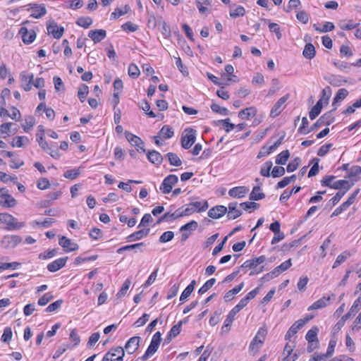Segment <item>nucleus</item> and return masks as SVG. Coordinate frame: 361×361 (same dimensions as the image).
<instances>
[{"mask_svg":"<svg viewBox=\"0 0 361 361\" xmlns=\"http://www.w3.org/2000/svg\"><path fill=\"white\" fill-rule=\"evenodd\" d=\"M178 177L175 175L168 176L164 180L163 183L160 188V190L164 194L169 193L171 191L173 186L178 182Z\"/></svg>","mask_w":361,"mask_h":361,"instance_id":"obj_13","label":"nucleus"},{"mask_svg":"<svg viewBox=\"0 0 361 361\" xmlns=\"http://www.w3.org/2000/svg\"><path fill=\"white\" fill-rule=\"evenodd\" d=\"M302 54L305 58L312 59L315 56L316 51L314 47L309 43L307 44L303 50Z\"/></svg>","mask_w":361,"mask_h":361,"instance_id":"obj_37","label":"nucleus"},{"mask_svg":"<svg viewBox=\"0 0 361 361\" xmlns=\"http://www.w3.org/2000/svg\"><path fill=\"white\" fill-rule=\"evenodd\" d=\"M195 283H196V281L195 280H193L191 282V283L185 288V289L183 290V292L182 293V294L180 297V301L185 300L190 295V294L192 293V292L193 291V290L195 288Z\"/></svg>","mask_w":361,"mask_h":361,"instance_id":"obj_41","label":"nucleus"},{"mask_svg":"<svg viewBox=\"0 0 361 361\" xmlns=\"http://www.w3.org/2000/svg\"><path fill=\"white\" fill-rule=\"evenodd\" d=\"M140 70L138 68V67L134 64V63H132L129 66V68H128V75L130 77H132L133 78H137L139 75H140Z\"/></svg>","mask_w":361,"mask_h":361,"instance_id":"obj_64","label":"nucleus"},{"mask_svg":"<svg viewBox=\"0 0 361 361\" xmlns=\"http://www.w3.org/2000/svg\"><path fill=\"white\" fill-rule=\"evenodd\" d=\"M227 212L228 217L231 219H235L241 215V212L236 209V204H230Z\"/></svg>","mask_w":361,"mask_h":361,"instance_id":"obj_39","label":"nucleus"},{"mask_svg":"<svg viewBox=\"0 0 361 361\" xmlns=\"http://www.w3.org/2000/svg\"><path fill=\"white\" fill-rule=\"evenodd\" d=\"M130 11V7L128 6H125L123 8H117L115 11L111 14V18L113 19L118 18L119 17L123 16L124 14L128 13Z\"/></svg>","mask_w":361,"mask_h":361,"instance_id":"obj_43","label":"nucleus"},{"mask_svg":"<svg viewBox=\"0 0 361 361\" xmlns=\"http://www.w3.org/2000/svg\"><path fill=\"white\" fill-rule=\"evenodd\" d=\"M314 317V315H307L303 319H298L293 324L294 326L300 330L302 329L309 321H310Z\"/></svg>","mask_w":361,"mask_h":361,"instance_id":"obj_56","label":"nucleus"},{"mask_svg":"<svg viewBox=\"0 0 361 361\" xmlns=\"http://www.w3.org/2000/svg\"><path fill=\"white\" fill-rule=\"evenodd\" d=\"M20 80L22 82V87L25 91H29L31 89V83L33 80V75L29 74L26 72H23L20 74Z\"/></svg>","mask_w":361,"mask_h":361,"instance_id":"obj_29","label":"nucleus"},{"mask_svg":"<svg viewBox=\"0 0 361 361\" xmlns=\"http://www.w3.org/2000/svg\"><path fill=\"white\" fill-rule=\"evenodd\" d=\"M6 117H10L13 120L19 121L20 118V111L14 106H11L9 110L7 109Z\"/></svg>","mask_w":361,"mask_h":361,"instance_id":"obj_45","label":"nucleus"},{"mask_svg":"<svg viewBox=\"0 0 361 361\" xmlns=\"http://www.w3.org/2000/svg\"><path fill=\"white\" fill-rule=\"evenodd\" d=\"M257 114V109L255 106L247 107L238 113L239 118L245 121H249L255 118Z\"/></svg>","mask_w":361,"mask_h":361,"instance_id":"obj_19","label":"nucleus"},{"mask_svg":"<svg viewBox=\"0 0 361 361\" xmlns=\"http://www.w3.org/2000/svg\"><path fill=\"white\" fill-rule=\"evenodd\" d=\"M130 284L131 283L130 280H126L124 282L121 290L117 293L116 295L118 299H121V298L126 295V294L127 293L128 290L130 288Z\"/></svg>","mask_w":361,"mask_h":361,"instance_id":"obj_52","label":"nucleus"},{"mask_svg":"<svg viewBox=\"0 0 361 361\" xmlns=\"http://www.w3.org/2000/svg\"><path fill=\"white\" fill-rule=\"evenodd\" d=\"M37 187L38 189L44 190L50 188L51 183L49 180L46 178H40L37 180Z\"/></svg>","mask_w":361,"mask_h":361,"instance_id":"obj_50","label":"nucleus"},{"mask_svg":"<svg viewBox=\"0 0 361 361\" xmlns=\"http://www.w3.org/2000/svg\"><path fill=\"white\" fill-rule=\"evenodd\" d=\"M126 137L130 145L136 148L137 152H145L144 143L139 137L126 132Z\"/></svg>","mask_w":361,"mask_h":361,"instance_id":"obj_15","label":"nucleus"},{"mask_svg":"<svg viewBox=\"0 0 361 361\" xmlns=\"http://www.w3.org/2000/svg\"><path fill=\"white\" fill-rule=\"evenodd\" d=\"M336 343H337V338H336V336L334 335L329 343L326 354H324V355H326V357L332 355V354L334 352V348H335Z\"/></svg>","mask_w":361,"mask_h":361,"instance_id":"obj_51","label":"nucleus"},{"mask_svg":"<svg viewBox=\"0 0 361 361\" xmlns=\"http://www.w3.org/2000/svg\"><path fill=\"white\" fill-rule=\"evenodd\" d=\"M45 130L42 126H39L37 127V141L39 145L45 151L50 150V147L47 143V142L44 139Z\"/></svg>","mask_w":361,"mask_h":361,"instance_id":"obj_20","label":"nucleus"},{"mask_svg":"<svg viewBox=\"0 0 361 361\" xmlns=\"http://www.w3.org/2000/svg\"><path fill=\"white\" fill-rule=\"evenodd\" d=\"M140 341V338L138 336H134L130 338L125 345V352H127L128 354L133 353L137 349Z\"/></svg>","mask_w":361,"mask_h":361,"instance_id":"obj_25","label":"nucleus"},{"mask_svg":"<svg viewBox=\"0 0 361 361\" xmlns=\"http://www.w3.org/2000/svg\"><path fill=\"white\" fill-rule=\"evenodd\" d=\"M264 195L259 187L254 188L250 195V198L255 200H261L264 198Z\"/></svg>","mask_w":361,"mask_h":361,"instance_id":"obj_62","label":"nucleus"},{"mask_svg":"<svg viewBox=\"0 0 361 361\" xmlns=\"http://www.w3.org/2000/svg\"><path fill=\"white\" fill-rule=\"evenodd\" d=\"M329 298H322L314 302L311 306L308 307L309 311L319 310L327 306Z\"/></svg>","mask_w":361,"mask_h":361,"instance_id":"obj_35","label":"nucleus"},{"mask_svg":"<svg viewBox=\"0 0 361 361\" xmlns=\"http://www.w3.org/2000/svg\"><path fill=\"white\" fill-rule=\"evenodd\" d=\"M208 207L209 205L207 201L191 202L186 204L184 207L176 210L171 214V216L173 219H176L184 216L191 215L195 212L200 213L204 212Z\"/></svg>","mask_w":361,"mask_h":361,"instance_id":"obj_1","label":"nucleus"},{"mask_svg":"<svg viewBox=\"0 0 361 361\" xmlns=\"http://www.w3.org/2000/svg\"><path fill=\"white\" fill-rule=\"evenodd\" d=\"M319 332V328L317 326H313L310 329L306 334V339L309 343L307 349L310 352L314 350L317 348L318 343L317 334Z\"/></svg>","mask_w":361,"mask_h":361,"instance_id":"obj_10","label":"nucleus"},{"mask_svg":"<svg viewBox=\"0 0 361 361\" xmlns=\"http://www.w3.org/2000/svg\"><path fill=\"white\" fill-rule=\"evenodd\" d=\"M350 256H351V253L348 251H345V252H342L337 257L335 262L333 264L332 268L335 269V268L338 267L341 264L344 263L348 258H350Z\"/></svg>","mask_w":361,"mask_h":361,"instance_id":"obj_36","label":"nucleus"},{"mask_svg":"<svg viewBox=\"0 0 361 361\" xmlns=\"http://www.w3.org/2000/svg\"><path fill=\"white\" fill-rule=\"evenodd\" d=\"M269 29L271 32L276 35L277 39L280 40L282 38V33L279 24L269 22Z\"/></svg>","mask_w":361,"mask_h":361,"instance_id":"obj_49","label":"nucleus"},{"mask_svg":"<svg viewBox=\"0 0 361 361\" xmlns=\"http://www.w3.org/2000/svg\"><path fill=\"white\" fill-rule=\"evenodd\" d=\"M88 92H89V89H88L87 85H82L79 87L78 92V95L80 100L82 102H85V97L87 95Z\"/></svg>","mask_w":361,"mask_h":361,"instance_id":"obj_55","label":"nucleus"},{"mask_svg":"<svg viewBox=\"0 0 361 361\" xmlns=\"http://www.w3.org/2000/svg\"><path fill=\"white\" fill-rule=\"evenodd\" d=\"M59 243L64 249L65 252H73L79 249L78 243L66 236H60Z\"/></svg>","mask_w":361,"mask_h":361,"instance_id":"obj_12","label":"nucleus"},{"mask_svg":"<svg viewBox=\"0 0 361 361\" xmlns=\"http://www.w3.org/2000/svg\"><path fill=\"white\" fill-rule=\"evenodd\" d=\"M11 92L8 88H4L0 93V116L3 118L7 114V109L5 108L6 104V98L10 96Z\"/></svg>","mask_w":361,"mask_h":361,"instance_id":"obj_18","label":"nucleus"},{"mask_svg":"<svg viewBox=\"0 0 361 361\" xmlns=\"http://www.w3.org/2000/svg\"><path fill=\"white\" fill-rule=\"evenodd\" d=\"M173 135V129L168 126H165L161 129L159 134V137L166 140V139L171 138Z\"/></svg>","mask_w":361,"mask_h":361,"instance_id":"obj_40","label":"nucleus"},{"mask_svg":"<svg viewBox=\"0 0 361 361\" xmlns=\"http://www.w3.org/2000/svg\"><path fill=\"white\" fill-rule=\"evenodd\" d=\"M197 222L191 221L180 228L182 232V240L185 241L190 235V232L195 231L197 228Z\"/></svg>","mask_w":361,"mask_h":361,"instance_id":"obj_22","label":"nucleus"},{"mask_svg":"<svg viewBox=\"0 0 361 361\" xmlns=\"http://www.w3.org/2000/svg\"><path fill=\"white\" fill-rule=\"evenodd\" d=\"M0 224H5L8 230L19 229L25 225L23 222H19L16 217L8 213H2Z\"/></svg>","mask_w":361,"mask_h":361,"instance_id":"obj_4","label":"nucleus"},{"mask_svg":"<svg viewBox=\"0 0 361 361\" xmlns=\"http://www.w3.org/2000/svg\"><path fill=\"white\" fill-rule=\"evenodd\" d=\"M292 265L291 259H288L287 261L283 262L279 266L274 268L271 272L267 274L263 279H266L267 281H269L270 279H272L274 278L277 277L279 276L281 273L286 271L287 269H288Z\"/></svg>","mask_w":361,"mask_h":361,"instance_id":"obj_7","label":"nucleus"},{"mask_svg":"<svg viewBox=\"0 0 361 361\" xmlns=\"http://www.w3.org/2000/svg\"><path fill=\"white\" fill-rule=\"evenodd\" d=\"M249 192V189L245 186H239L231 188L228 191V195L233 198H241L245 197Z\"/></svg>","mask_w":361,"mask_h":361,"instance_id":"obj_23","label":"nucleus"},{"mask_svg":"<svg viewBox=\"0 0 361 361\" xmlns=\"http://www.w3.org/2000/svg\"><path fill=\"white\" fill-rule=\"evenodd\" d=\"M125 355V350L121 347L113 349L105 355L102 361H121Z\"/></svg>","mask_w":361,"mask_h":361,"instance_id":"obj_11","label":"nucleus"},{"mask_svg":"<svg viewBox=\"0 0 361 361\" xmlns=\"http://www.w3.org/2000/svg\"><path fill=\"white\" fill-rule=\"evenodd\" d=\"M225 71L226 73H223L222 76L226 78V85H229L231 83H237L240 81L238 77L234 74V67L232 65L226 66Z\"/></svg>","mask_w":361,"mask_h":361,"instance_id":"obj_17","label":"nucleus"},{"mask_svg":"<svg viewBox=\"0 0 361 361\" xmlns=\"http://www.w3.org/2000/svg\"><path fill=\"white\" fill-rule=\"evenodd\" d=\"M147 157L149 160L154 164H159L162 161L161 154L156 151L149 152L147 154Z\"/></svg>","mask_w":361,"mask_h":361,"instance_id":"obj_44","label":"nucleus"},{"mask_svg":"<svg viewBox=\"0 0 361 361\" xmlns=\"http://www.w3.org/2000/svg\"><path fill=\"white\" fill-rule=\"evenodd\" d=\"M67 260L68 257L57 259L51 263L49 264L47 269L51 272H55L63 267L66 265Z\"/></svg>","mask_w":361,"mask_h":361,"instance_id":"obj_26","label":"nucleus"},{"mask_svg":"<svg viewBox=\"0 0 361 361\" xmlns=\"http://www.w3.org/2000/svg\"><path fill=\"white\" fill-rule=\"evenodd\" d=\"M198 11L202 15H208L209 13V6L212 4V0H195Z\"/></svg>","mask_w":361,"mask_h":361,"instance_id":"obj_28","label":"nucleus"},{"mask_svg":"<svg viewBox=\"0 0 361 361\" xmlns=\"http://www.w3.org/2000/svg\"><path fill=\"white\" fill-rule=\"evenodd\" d=\"M250 93V89L245 87L241 86L235 92V95L240 98H245L248 96Z\"/></svg>","mask_w":361,"mask_h":361,"instance_id":"obj_61","label":"nucleus"},{"mask_svg":"<svg viewBox=\"0 0 361 361\" xmlns=\"http://www.w3.org/2000/svg\"><path fill=\"white\" fill-rule=\"evenodd\" d=\"M348 91L346 89H339L334 99L333 106H335L336 103L343 100L348 96Z\"/></svg>","mask_w":361,"mask_h":361,"instance_id":"obj_47","label":"nucleus"},{"mask_svg":"<svg viewBox=\"0 0 361 361\" xmlns=\"http://www.w3.org/2000/svg\"><path fill=\"white\" fill-rule=\"evenodd\" d=\"M47 30L49 35H51L56 39H60L64 32V28L52 20H50L47 23Z\"/></svg>","mask_w":361,"mask_h":361,"instance_id":"obj_9","label":"nucleus"},{"mask_svg":"<svg viewBox=\"0 0 361 361\" xmlns=\"http://www.w3.org/2000/svg\"><path fill=\"white\" fill-rule=\"evenodd\" d=\"M273 164L271 161L265 162L260 169V174L264 177H269L271 174Z\"/></svg>","mask_w":361,"mask_h":361,"instance_id":"obj_38","label":"nucleus"},{"mask_svg":"<svg viewBox=\"0 0 361 361\" xmlns=\"http://www.w3.org/2000/svg\"><path fill=\"white\" fill-rule=\"evenodd\" d=\"M29 142V140L26 136H17L13 138L11 145L13 147H23Z\"/></svg>","mask_w":361,"mask_h":361,"instance_id":"obj_31","label":"nucleus"},{"mask_svg":"<svg viewBox=\"0 0 361 361\" xmlns=\"http://www.w3.org/2000/svg\"><path fill=\"white\" fill-rule=\"evenodd\" d=\"M20 238L18 235H6L1 240V244L6 248L14 247L20 242Z\"/></svg>","mask_w":361,"mask_h":361,"instance_id":"obj_21","label":"nucleus"},{"mask_svg":"<svg viewBox=\"0 0 361 361\" xmlns=\"http://www.w3.org/2000/svg\"><path fill=\"white\" fill-rule=\"evenodd\" d=\"M245 14V9L242 6H232L230 8L229 16L232 18L243 17Z\"/></svg>","mask_w":361,"mask_h":361,"instance_id":"obj_30","label":"nucleus"},{"mask_svg":"<svg viewBox=\"0 0 361 361\" xmlns=\"http://www.w3.org/2000/svg\"><path fill=\"white\" fill-rule=\"evenodd\" d=\"M218 123L222 125V128L227 132H231L235 128V125L229 122V119L221 120Z\"/></svg>","mask_w":361,"mask_h":361,"instance_id":"obj_60","label":"nucleus"},{"mask_svg":"<svg viewBox=\"0 0 361 361\" xmlns=\"http://www.w3.org/2000/svg\"><path fill=\"white\" fill-rule=\"evenodd\" d=\"M106 36V32L104 30H90L88 33V37L94 42L97 43L104 39Z\"/></svg>","mask_w":361,"mask_h":361,"instance_id":"obj_27","label":"nucleus"},{"mask_svg":"<svg viewBox=\"0 0 361 361\" xmlns=\"http://www.w3.org/2000/svg\"><path fill=\"white\" fill-rule=\"evenodd\" d=\"M227 207L219 205L209 210L208 216L212 219H219L227 212Z\"/></svg>","mask_w":361,"mask_h":361,"instance_id":"obj_24","label":"nucleus"},{"mask_svg":"<svg viewBox=\"0 0 361 361\" xmlns=\"http://www.w3.org/2000/svg\"><path fill=\"white\" fill-rule=\"evenodd\" d=\"M46 12V8L42 5H39L31 8L30 15L35 18H38L44 16Z\"/></svg>","mask_w":361,"mask_h":361,"instance_id":"obj_33","label":"nucleus"},{"mask_svg":"<svg viewBox=\"0 0 361 361\" xmlns=\"http://www.w3.org/2000/svg\"><path fill=\"white\" fill-rule=\"evenodd\" d=\"M290 157V153L288 150L281 152L276 159V163L280 165H284L287 162Z\"/></svg>","mask_w":361,"mask_h":361,"instance_id":"obj_48","label":"nucleus"},{"mask_svg":"<svg viewBox=\"0 0 361 361\" xmlns=\"http://www.w3.org/2000/svg\"><path fill=\"white\" fill-rule=\"evenodd\" d=\"M35 124V120L32 117L27 118L23 125V128L25 132H29L32 130V127Z\"/></svg>","mask_w":361,"mask_h":361,"instance_id":"obj_63","label":"nucleus"},{"mask_svg":"<svg viewBox=\"0 0 361 361\" xmlns=\"http://www.w3.org/2000/svg\"><path fill=\"white\" fill-rule=\"evenodd\" d=\"M265 261L266 257L265 256L262 255L259 257L253 258L252 259L246 261L243 264V267L245 268L252 269L251 272L250 273V276H253L255 274H259L264 271V267H259V265L264 263Z\"/></svg>","mask_w":361,"mask_h":361,"instance_id":"obj_3","label":"nucleus"},{"mask_svg":"<svg viewBox=\"0 0 361 361\" xmlns=\"http://www.w3.org/2000/svg\"><path fill=\"white\" fill-rule=\"evenodd\" d=\"M182 324H183V322L180 321L177 324L174 325L171 328V329L169 332V338H174L180 334Z\"/></svg>","mask_w":361,"mask_h":361,"instance_id":"obj_58","label":"nucleus"},{"mask_svg":"<svg viewBox=\"0 0 361 361\" xmlns=\"http://www.w3.org/2000/svg\"><path fill=\"white\" fill-rule=\"evenodd\" d=\"M279 146V145L277 143H274V145H270V146H264L263 147L261 148V149L259 150L257 156V159H262V157H266L267 155H269V154H271L277 147Z\"/></svg>","mask_w":361,"mask_h":361,"instance_id":"obj_32","label":"nucleus"},{"mask_svg":"<svg viewBox=\"0 0 361 361\" xmlns=\"http://www.w3.org/2000/svg\"><path fill=\"white\" fill-rule=\"evenodd\" d=\"M17 204V200L13 197L6 188L0 190V205L3 207H14Z\"/></svg>","mask_w":361,"mask_h":361,"instance_id":"obj_6","label":"nucleus"},{"mask_svg":"<svg viewBox=\"0 0 361 361\" xmlns=\"http://www.w3.org/2000/svg\"><path fill=\"white\" fill-rule=\"evenodd\" d=\"M196 131L191 128L185 129L181 137V145L185 149H189L195 142Z\"/></svg>","mask_w":361,"mask_h":361,"instance_id":"obj_5","label":"nucleus"},{"mask_svg":"<svg viewBox=\"0 0 361 361\" xmlns=\"http://www.w3.org/2000/svg\"><path fill=\"white\" fill-rule=\"evenodd\" d=\"M267 330L260 329L249 346V353L253 356L256 355L262 348L266 338Z\"/></svg>","mask_w":361,"mask_h":361,"instance_id":"obj_2","label":"nucleus"},{"mask_svg":"<svg viewBox=\"0 0 361 361\" xmlns=\"http://www.w3.org/2000/svg\"><path fill=\"white\" fill-rule=\"evenodd\" d=\"M353 184V182H349L348 180H337L336 185H333V188L344 190L343 192H345V191L348 190Z\"/></svg>","mask_w":361,"mask_h":361,"instance_id":"obj_34","label":"nucleus"},{"mask_svg":"<svg viewBox=\"0 0 361 361\" xmlns=\"http://www.w3.org/2000/svg\"><path fill=\"white\" fill-rule=\"evenodd\" d=\"M77 24L79 26L87 28L92 24V19L89 17H81L78 19Z\"/></svg>","mask_w":361,"mask_h":361,"instance_id":"obj_53","label":"nucleus"},{"mask_svg":"<svg viewBox=\"0 0 361 361\" xmlns=\"http://www.w3.org/2000/svg\"><path fill=\"white\" fill-rule=\"evenodd\" d=\"M22 39L25 44H30L37 37L36 32L34 30H28L25 27H22L19 31Z\"/></svg>","mask_w":361,"mask_h":361,"instance_id":"obj_16","label":"nucleus"},{"mask_svg":"<svg viewBox=\"0 0 361 361\" xmlns=\"http://www.w3.org/2000/svg\"><path fill=\"white\" fill-rule=\"evenodd\" d=\"M167 157L170 164L173 166H179L182 164L180 159L176 154L169 153Z\"/></svg>","mask_w":361,"mask_h":361,"instance_id":"obj_54","label":"nucleus"},{"mask_svg":"<svg viewBox=\"0 0 361 361\" xmlns=\"http://www.w3.org/2000/svg\"><path fill=\"white\" fill-rule=\"evenodd\" d=\"M289 98L288 94H286L281 97L277 102L272 107L271 111H270V116L273 118L279 116L281 112L283 111V109L285 107V103Z\"/></svg>","mask_w":361,"mask_h":361,"instance_id":"obj_14","label":"nucleus"},{"mask_svg":"<svg viewBox=\"0 0 361 361\" xmlns=\"http://www.w3.org/2000/svg\"><path fill=\"white\" fill-rule=\"evenodd\" d=\"M233 320H234L233 319L227 316V317L224 322V324L221 327V334H226L229 332V331L231 330V326L232 325Z\"/></svg>","mask_w":361,"mask_h":361,"instance_id":"obj_57","label":"nucleus"},{"mask_svg":"<svg viewBox=\"0 0 361 361\" xmlns=\"http://www.w3.org/2000/svg\"><path fill=\"white\" fill-rule=\"evenodd\" d=\"M357 24L355 23L353 20H340L338 23V26L341 29L345 30H350L357 27Z\"/></svg>","mask_w":361,"mask_h":361,"instance_id":"obj_42","label":"nucleus"},{"mask_svg":"<svg viewBox=\"0 0 361 361\" xmlns=\"http://www.w3.org/2000/svg\"><path fill=\"white\" fill-rule=\"evenodd\" d=\"M314 27L317 30L321 32H326L329 31H331L334 29L335 26L333 23L326 22L322 27H318L314 25Z\"/></svg>","mask_w":361,"mask_h":361,"instance_id":"obj_59","label":"nucleus"},{"mask_svg":"<svg viewBox=\"0 0 361 361\" xmlns=\"http://www.w3.org/2000/svg\"><path fill=\"white\" fill-rule=\"evenodd\" d=\"M11 123H6L0 126V137L3 138H6L7 136L10 135L11 130Z\"/></svg>","mask_w":361,"mask_h":361,"instance_id":"obj_46","label":"nucleus"},{"mask_svg":"<svg viewBox=\"0 0 361 361\" xmlns=\"http://www.w3.org/2000/svg\"><path fill=\"white\" fill-rule=\"evenodd\" d=\"M161 341V334L159 332H157L153 336L152 342L149 346L148 347L145 354L142 357L143 360H146L148 357L153 355L157 351Z\"/></svg>","mask_w":361,"mask_h":361,"instance_id":"obj_8","label":"nucleus"}]
</instances>
